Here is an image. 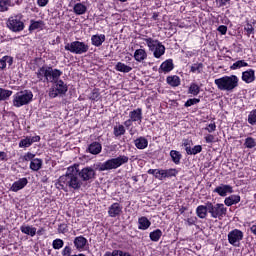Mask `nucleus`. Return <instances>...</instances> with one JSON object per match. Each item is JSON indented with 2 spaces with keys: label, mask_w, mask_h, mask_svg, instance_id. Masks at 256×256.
I'll use <instances>...</instances> for the list:
<instances>
[{
  "label": "nucleus",
  "mask_w": 256,
  "mask_h": 256,
  "mask_svg": "<svg viewBox=\"0 0 256 256\" xmlns=\"http://www.w3.org/2000/svg\"><path fill=\"white\" fill-rule=\"evenodd\" d=\"M199 91H201V88L199 87V85L193 83L190 85L189 87V93H191V95H199Z\"/></svg>",
  "instance_id": "33"
},
{
  "label": "nucleus",
  "mask_w": 256,
  "mask_h": 256,
  "mask_svg": "<svg viewBox=\"0 0 256 256\" xmlns=\"http://www.w3.org/2000/svg\"><path fill=\"white\" fill-rule=\"evenodd\" d=\"M144 41L147 44L149 51H152L156 59H159L162 57V55H165V46L159 40L145 38Z\"/></svg>",
  "instance_id": "5"
},
{
  "label": "nucleus",
  "mask_w": 256,
  "mask_h": 256,
  "mask_svg": "<svg viewBox=\"0 0 256 256\" xmlns=\"http://www.w3.org/2000/svg\"><path fill=\"white\" fill-rule=\"evenodd\" d=\"M45 25V22L43 20L35 21L31 20L30 21V26H29V31H35L37 29H43Z\"/></svg>",
  "instance_id": "22"
},
{
  "label": "nucleus",
  "mask_w": 256,
  "mask_h": 256,
  "mask_svg": "<svg viewBox=\"0 0 256 256\" xmlns=\"http://www.w3.org/2000/svg\"><path fill=\"white\" fill-rule=\"evenodd\" d=\"M161 235H163V232H161V230L157 229L150 233V239H151V241H159V239H161Z\"/></svg>",
  "instance_id": "32"
},
{
  "label": "nucleus",
  "mask_w": 256,
  "mask_h": 256,
  "mask_svg": "<svg viewBox=\"0 0 256 256\" xmlns=\"http://www.w3.org/2000/svg\"><path fill=\"white\" fill-rule=\"evenodd\" d=\"M244 145H245L248 149H253V147H255V145H256L255 139H253L252 137L246 138Z\"/></svg>",
  "instance_id": "38"
},
{
  "label": "nucleus",
  "mask_w": 256,
  "mask_h": 256,
  "mask_svg": "<svg viewBox=\"0 0 256 256\" xmlns=\"http://www.w3.org/2000/svg\"><path fill=\"white\" fill-rule=\"evenodd\" d=\"M173 71V65H161L159 68V73H169Z\"/></svg>",
  "instance_id": "41"
},
{
  "label": "nucleus",
  "mask_w": 256,
  "mask_h": 256,
  "mask_svg": "<svg viewBox=\"0 0 256 256\" xmlns=\"http://www.w3.org/2000/svg\"><path fill=\"white\" fill-rule=\"evenodd\" d=\"M161 65H173V59H168V60L162 62Z\"/></svg>",
  "instance_id": "58"
},
{
  "label": "nucleus",
  "mask_w": 256,
  "mask_h": 256,
  "mask_svg": "<svg viewBox=\"0 0 256 256\" xmlns=\"http://www.w3.org/2000/svg\"><path fill=\"white\" fill-rule=\"evenodd\" d=\"M219 91H233L239 85V78L235 75L224 76L214 80Z\"/></svg>",
  "instance_id": "2"
},
{
  "label": "nucleus",
  "mask_w": 256,
  "mask_h": 256,
  "mask_svg": "<svg viewBox=\"0 0 256 256\" xmlns=\"http://www.w3.org/2000/svg\"><path fill=\"white\" fill-rule=\"evenodd\" d=\"M13 65V57L4 56L0 59V65Z\"/></svg>",
  "instance_id": "36"
},
{
  "label": "nucleus",
  "mask_w": 256,
  "mask_h": 256,
  "mask_svg": "<svg viewBox=\"0 0 256 256\" xmlns=\"http://www.w3.org/2000/svg\"><path fill=\"white\" fill-rule=\"evenodd\" d=\"M199 99L197 98H193V99H189L186 103H185V107H191V105H197V103H199Z\"/></svg>",
  "instance_id": "45"
},
{
  "label": "nucleus",
  "mask_w": 256,
  "mask_h": 256,
  "mask_svg": "<svg viewBox=\"0 0 256 256\" xmlns=\"http://www.w3.org/2000/svg\"><path fill=\"white\" fill-rule=\"evenodd\" d=\"M30 139V143L33 145V143H37L39 141H41V137L39 136H34V137H29Z\"/></svg>",
  "instance_id": "55"
},
{
  "label": "nucleus",
  "mask_w": 256,
  "mask_h": 256,
  "mask_svg": "<svg viewBox=\"0 0 256 256\" xmlns=\"http://www.w3.org/2000/svg\"><path fill=\"white\" fill-rule=\"evenodd\" d=\"M11 0H0V11L5 12L9 10Z\"/></svg>",
  "instance_id": "34"
},
{
  "label": "nucleus",
  "mask_w": 256,
  "mask_h": 256,
  "mask_svg": "<svg viewBox=\"0 0 256 256\" xmlns=\"http://www.w3.org/2000/svg\"><path fill=\"white\" fill-rule=\"evenodd\" d=\"M233 65H247V63L242 62V61H237V62L233 63Z\"/></svg>",
  "instance_id": "62"
},
{
  "label": "nucleus",
  "mask_w": 256,
  "mask_h": 256,
  "mask_svg": "<svg viewBox=\"0 0 256 256\" xmlns=\"http://www.w3.org/2000/svg\"><path fill=\"white\" fill-rule=\"evenodd\" d=\"M166 81L168 85H171V87H179V85H181V80L179 79V76H168Z\"/></svg>",
  "instance_id": "26"
},
{
  "label": "nucleus",
  "mask_w": 256,
  "mask_h": 256,
  "mask_svg": "<svg viewBox=\"0 0 256 256\" xmlns=\"http://www.w3.org/2000/svg\"><path fill=\"white\" fill-rule=\"evenodd\" d=\"M91 179H95V170L93 168L86 167L79 170L78 165L70 166L66 174L59 177L56 187L58 189H65V187L81 189L83 181H91Z\"/></svg>",
  "instance_id": "1"
},
{
  "label": "nucleus",
  "mask_w": 256,
  "mask_h": 256,
  "mask_svg": "<svg viewBox=\"0 0 256 256\" xmlns=\"http://www.w3.org/2000/svg\"><path fill=\"white\" fill-rule=\"evenodd\" d=\"M114 135H115V137H120V135H125V127L123 125L115 127Z\"/></svg>",
  "instance_id": "37"
},
{
  "label": "nucleus",
  "mask_w": 256,
  "mask_h": 256,
  "mask_svg": "<svg viewBox=\"0 0 256 256\" xmlns=\"http://www.w3.org/2000/svg\"><path fill=\"white\" fill-rule=\"evenodd\" d=\"M208 213L211 214L213 219H223L227 215V208L223 204H215L208 202Z\"/></svg>",
  "instance_id": "9"
},
{
  "label": "nucleus",
  "mask_w": 256,
  "mask_h": 256,
  "mask_svg": "<svg viewBox=\"0 0 256 256\" xmlns=\"http://www.w3.org/2000/svg\"><path fill=\"white\" fill-rule=\"evenodd\" d=\"M244 31H246L248 37H250L251 35H253V33H255V28H253V25L247 24L244 27Z\"/></svg>",
  "instance_id": "43"
},
{
  "label": "nucleus",
  "mask_w": 256,
  "mask_h": 256,
  "mask_svg": "<svg viewBox=\"0 0 256 256\" xmlns=\"http://www.w3.org/2000/svg\"><path fill=\"white\" fill-rule=\"evenodd\" d=\"M184 145H185V147H186V153H187L188 155H192L193 149H191V147L187 146L186 143H184Z\"/></svg>",
  "instance_id": "57"
},
{
  "label": "nucleus",
  "mask_w": 256,
  "mask_h": 256,
  "mask_svg": "<svg viewBox=\"0 0 256 256\" xmlns=\"http://www.w3.org/2000/svg\"><path fill=\"white\" fill-rule=\"evenodd\" d=\"M123 211V208L119 203H114L109 207L108 215L110 217H119L121 215V212Z\"/></svg>",
  "instance_id": "12"
},
{
  "label": "nucleus",
  "mask_w": 256,
  "mask_h": 256,
  "mask_svg": "<svg viewBox=\"0 0 256 256\" xmlns=\"http://www.w3.org/2000/svg\"><path fill=\"white\" fill-rule=\"evenodd\" d=\"M90 99L92 101H97L99 99V92H97V91L92 92L90 95Z\"/></svg>",
  "instance_id": "54"
},
{
  "label": "nucleus",
  "mask_w": 256,
  "mask_h": 256,
  "mask_svg": "<svg viewBox=\"0 0 256 256\" xmlns=\"http://www.w3.org/2000/svg\"><path fill=\"white\" fill-rule=\"evenodd\" d=\"M217 129V125L215 123L209 124L206 128L205 131H208V133H213Z\"/></svg>",
  "instance_id": "47"
},
{
  "label": "nucleus",
  "mask_w": 256,
  "mask_h": 256,
  "mask_svg": "<svg viewBox=\"0 0 256 256\" xmlns=\"http://www.w3.org/2000/svg\"><path fill=\"white\" fill-rule=\"evenodd\" d=\"M75 15H85L87 13V6L83 3H76L73 7Z\"/></svg>",
  "instance_id": "17"
},
{
  "label": "nucleus",
  "mask_w": 256,
  "mask_h": 256,
  "mask_svg": "<svg viewBox=\"0 0 256 256\" xmlns=\"http://www.w3.org/2000/svg\"><path fill=\"white\" fill-rule=\"evenodd\" d=\"M54 83H56L55 88L58 89L60 95H65L67 93V86L63 80L56 79Z\"/></svg>",
  "instance_id": "19"
},
{
  "label": "nucleus",
  "mask_w": 256,
  "mask_h": 256,
  "mask_svg": "<svg viewBox=\"0 0 256 256\" xmlns=\"http://www.w3.org/2000/svg\"><path fill=\"white\" fill-rule=\"evenodd\" d=\"M7 27L13 33H20L25 29V22H23V14L11 16L7 20Z\"/></svg>",
  "instance_id": "6"
},
{
  "label": "nucleus",
  "mask_w": 256,
  "mask_h": 256,
  "mask_svg": "<svg viewBox=\"0 0 256 256\" xmlns=\"http://www.w3.org/2000/svg\"><path fill=\"white\" fill-rule=\"evenodd\" d=\"M201 69V66H191L192 73H195V71H199Z\"/></svg>",
  "instance_id": "59"
},
{
  "label": "nucleus",
  "mask_w": 256,
  "mask_h": 256,
  "mask_svg": "<svg viewBox=\"0 0 256 256\" xmlns=\"http://www.w3.org/2000/svg\"><path fill=\"white\" fill-rule=\"evenodd\" d=\"M88 151L92 155H99V152L101 151V144L98 142H93L89 145Z\"/></svg>",
  "instance_id": "24"
},
{
  "label": "nucleus",
  "mask_w": 256,
  "mask_h": 256,
  "mask_svg": "<svg viewBox=\"0 0 256 256\" xmlns=\"http://www.w3.org/2000/svg\"><path fill=\"white\" fill-rule=\"evenodd\" d=\"M27 183H29V181H27V178L19 179L18 181L13 183L11 191L17 193V191H21V189H23L27 185Z\"/></svg>",
  "instance_id": "14"
},
{
  "label": "nucleus",
  "mask_w": 256,
  "mask_h": 256,
  "mask_svg": "<svg viewBox=\"0 0 256 256\" xmlns=\"http://www.w3.org/2000/svg\"><path fill=\"white\" fill-rule=\"evenodd\" d=\"M178 173H179V171H177V169H173V168L164 170V179L167 177H175Z\"/></svg>",
  "instance_id": "35"
},
{
  "label": "nucleus",
  "mask_w": 256,
  "mask_h": 256,
  "mask_svg": "<svg viewBox=\"0 0 256 256\" xmlns=\"http://www.w3.org/2000/svg\"><path fill=\"white\" fill-rule=\"evenodd\" d=\"M20 230L25 235H30L31 237H35L37 234V228H33L31 226H21Z\"/></svg>",
  "instance_id": "23"
},
{
  "label": "nucleus",
  "mask_w": 256,
  "mask_h": 256,
  "mask_svg": "<svg viewBox=\"0 0 256 256\" xmlns=\"http://www.w3.org/2000/svg\"><path fill=\"white\" fill-rule=\"evenodd\" d=\"M209 203H206V205H200L196 209V213L200 219H205L207 217V213H209Z\"/></svg>",
  "instance_id": "16"
},
{
  "label": "nucleus",
  "mask_w": 256,
  "mask_h": 256,
  "mask_svg": "<svg viewBox=\"0 0 256 256\" xmlns=\"http://www.w3.org/2000/svg\"><path fill=\"white\" fill-rule=\"evenodd\" d=\"M58 95H61V92L54 88H51L50 92H49V97H51L52 99H55V97H57Z\"/></svg>",
  "instance_id": "44"
},
{
  "label": "nucleus",
  "mask_w": 256,
  "mask_h": 256,
  "mask_svg": "<svg viewBox=\"0 0 256 256\" xmlns=\"http://www.w3.org/2000/svg\"><path fill=\"white\" fill-rule=\"evenodd\" d=\"M62 72L60 70L51 68V67H45L43 66L40 68L37 72V77L40 79V81H43L45 78L46 81H50V83H53V81H57L59 77H61Z\"/></svg>",
  "instance_id": "4"
},
{
  "label": "nucleus",
  "mask_w": 256,
  "mask_h": 256,
  "mask_svg": "<svg viewBox=\"0 0 256 256\" xmlns=\"http://www.w3.org/2000/svg\"><path fill=\"white\" fill-rule=\"evenodd\" d=\"M10 95H13V91L0 88V101H6Z\"/></svg>",
  "instance_id": "30"
},
{
  "label": "nucleus",
  "mask_w": 256,
  "mask_h": 256,
  "mask_svg": "<svg viewBox=\"0 0 256 256\" xmlns=\"http://www.w3.org/2000/svg\"><path fill=\"white\" fill-rule=\"evenodd\" d=\"M134 143L137 149H146V147L149 145V141H147V139L144 137L137 138Z\"/></svg>",
  "instance_id": "20"
},
{
  "label": "nucleus",
  "mask_w": 256,
  "mask_h": 256,
  "mask_svg": "<svg viewBox=\"0 0 256 256\" xmlns=\"http://www.w3.org/2000/svg\"><path fill=\"white\" fill-rule=\"evenodd\" d=\"M205 141L206 143H215V136L208 134L205 136Z\"/></svg>",
  "instance_id": "51"
},
{
  "label": "nucleus",
  "mask_w": 256,
  "mask_h": 256,
  "mask_svg": "<svg viewBox=\"0 0 256 256\" xmlns=\"http://www.w3.org/2000/svg\"><path fill=\"white\" fill-rule=\"evenodd\" d=\"M42 165L43 161H41V159H33L30 163V169H32V171H39Z\"/></svg>",
  "instance_id": "28"
},
{
  "label": "nucleus",
  "mask_w": 256,
  "mask_h": 256,
  "mask_svg": "<svg viewBox=\"0 0 256 256\" xmlns=\"http://www.w3.org/2000/svg\"><path fill=\"white\" fill-rule=\"evenodd\" d=\"M239 201H241V197L237 196V195H232L230 197H227L224 200L225 205H227L228 207H231V205H236V203H239Z\"/></svg>",
  "instance_id": "25"
},
{
  "label": "nucleus",
  "mask_w": 256,
  "mask_h": 256,
  "mask_svg": "<svg viewBox=\"0 0 256 256\" xmlns=\"http://www.w3.org/2000/svg\"><path fill=\"white\" fill-rule=\"evenodd\" d=\"M243 240V232L241 230L235 229L229 232L228 241L230 245H234V247H238L237 243Z\"/></svg>",
  "instance_id": "10"
},
{
  "label": "nucleus",
  "mask_w": 256,
  "mask_h": 256,
  "mask_svg": "<svg viewBox=\"0 0 256 256\" xmlns=\"http://www.w3.org/2000/svg\"><path fill=\"white\" fill-rule=\"evenodd\" d=\"M134 59L138 62L145 61L147 59V52L144 49H137L134 53Z\"/></svg>",
  "instance_id": "21"
},
{
  "label": "nucleus",
  "mask_w": 256,
  "mask_h": 256,
  "mask_svg": "<svg viewBox=\"0 0 256 256\" xmlns=\"http://www.w3.org/2000/svg\"><path fill=\"white\" fill-rule=\"evenodd\" d=\"M85 245H87V238L78 236L74 239V246L78 251H83V249H85Z\"/></svg>",
  "instance_id": "15"
},
{
  "label": "nucleus",
  "mask_w": 256,
  "mask_h": 256,
  "mask_svg": "<svg viewBox=\"0 0 256 256\" xmlns=\"http://www.w3.org/2000/svg\"><path fill=\"white\" fill-rule=\"evenodd\" d=\"M62 255L63 256H73L71 255V247L69 246H66L63 251H62Z\"/></svg>",
  "instance_id": "49"
},
{
  "label": "nucleus",
  "mask_w": 256,
  "mask_h": 256,
  "mask_svg": "<svg viewBox=\"0 0 256 256\" xmlns=\"http://www.w3.org/2000/svg\"><path fill=\"white\" fill-rule=\"evenodd\" d=\"M59 233H65L67 231V226L65 224H61L58 228Z\"/></svg>",
  "instance_id": "56"
},
{
  "label": "nucleus",
  "mask_w": 256,
  "mask_h": 256,
  "mask_svg": "<svg viewBox=\"0 0 256 256\" xmlns=\"http://www.w3.org/2000/svg\"><path fill=\"white\" fill-rule=\"evenodd\" d=\"M31 139L29 137L23 139L19 143V147H31Z\"/></svg>",
  "instance_id": "42"
},
{
  "label": "nucleus",
  "mask_w": 256,
  "mask_h": 256,
  "mask_svg": "<svg viewBox=\"0 0 256 256\" xmlns=\"http://www.w3.org/2000/svg\"><path fill=\"white\" fill-rule=\"evenodd\" d=\"M214 193H218L220 197H227V193H233V187L229 185H221L214 189Z\"/></svg>",
  "instance_id": "11"
},
{
  "label": "nucleus",
  "mask_w": 256,
  "mask_h": 256,
  "mask_svg": "<svg viewBox=\"0 0 256 256\" xmlns=\"http://www.w3.org/2000/svg\"><path fill=\"white\" fill-rule=\"evenodd\" d=\"M34 158H35V154H32V153L28 152L24 156V161H33Z\"/></svg>",
  "instance_id": "52"
},
{
  "label": "nucleus",
  "mask_w": 256,
  "mask_h": 256,
  "mask_svg": "<svg viewBox=\"0 0 256 256\" xmlns=\"http://www.w3.org/2000/svg\"><path fill=\"white\" fill-rule=\"evenodd\" d=\"M65 243L63 242L62 239H55L52 243L53 249H62L63 245Z\"/></svg>",
  "instance_id": "40"
},
{
  "label": "nucleus",
  "mask_w": 256,
  "mask_h": 256,
  "mask_svg": "<svg viewBox=\"0 0 256 256\" xmlns=\"http://www.w3.org/2000/svg\"><path fill=\"white\" fill-rule=\"evenodd\" d=\"M130 118L132 121H141V109L133 110L130 113Z\"/></svg>",
  "instance_id": "31"
},
{
  "label": "nucleus",
  "mask_w": 256,
  "mask_h": 256,
  "mask_svg": "<svg viewBox=\"0 0 256 256\" xmlns=\"http://www.w3.org/2000/svg\"><path fill=\"white\" fill-rule=\"evenodd\" d=\"M218 31H219V33H221V35H226L227 34V26H225V25L219 26Z\"/></svg>",
  "instance_id": "53"
},
{
  "label": "nucleus",
  "mask_w": 256,
  "mask_h": 256,
  "mask_svg": "<svg viewBox=\"0 0 256 256\" xmlns=\"http://www.w3.org/2000/svg\"><path fill=\"white\" fill-rule=\"evenodd\" d=\"M203 151V147L201 145L194 146L192 148V155H197V153H201Z\"/></svg>",
  "instance_id": "48"
},
{
  "label": "nucleus",
  "mask_w": 256,
  "mask_h": 256,
  "mask_svg": "<svg viewBox=\"0 0 256 256\" xmlns=\"http://www.w3.org/2000/svg\"><path fill=\"white\" fill-rule=\"evenodd\" d=\"M170 157L176 165H179V163L181 162V153H179V151L172 150L170 152Z\"/></svg>",
  "instance_id": "29"
},
{
  "label": "nucleus",
  "mask_w": 256,
  "mask_h": 256,
  "mask_svg": "<svg viewBox=\"0 0 256 256\" xmlns=\"http://www.w3.org/2000/svg\"><path fill=\"white\" fill-rule=\"evenodd\" d=\"M64 49L75 55H83L89 51V44L81 41H73L71 43H66Z\"/></svg>",
  "instance_id": "7"
},
{
  "label": "nucleus",
  "mask_w": 256,
  "mask_h": 256,
  "mask_svg": "<svg viewBox=\"0 0 256 256\" xmlns=\"http://www.w3.org/2000/svg\"><path fill=\"white\" fill-rule=\"evenodd\" d=\"M242 79L245 81V83H253V81H255V71L248 70L243 72Z\"/></svg>",
  "instance_id": "18"
},
{
  "label": "nucleus",
  "mask_w": 256,
  "mask_h": 256,
  "mask_svg": "<svg viewBox=\"0 0 256 256\" xmlns=\"http://www.w3.org/2000/svg\"><path fill=\"white\" fill-rule=\"evenodd\" d=\"M250 231L253 235H256V224L251 226Z\"/></svg>",
  "instance_id": "60"
},
{
  "label": "nucleus",
  "mask_w": 256,
  "mask_h": 256,
  "mask_svg": "<svg viewBox=\"0 0 256 256\" xmlns=\"http://www.w3.org/2000/svg\"><path fill=\"white\" fill-rule=\"evenodd\" d=\"M129 162V157L122 155L117 158H112L107 160L104 163H100L97 165L98 171H111V169H118L121 165H125V163Z\"/></svg>",
  "instance_id": "3"
},
{
  "label": "nucleus",
  "mask_w": 256,
  "mask_h": 256,
  "mask_svg": "<svg viewBox=\"0 0 256 256\" xmlns=\"http://www.w3.org/2000/svg\"><path fill=\"white\" fill-rule=\"evenodd\" d=\"M138 223H139V229H142L144 231L145 229H149V227H151V222L146 217H141L138 220Z\"/></svg>",
  "instance_id": "27"
},
{
  "label": "nucleus",
  "mask_w": 256,
  "mask_h": 256,
  "mask_svg": "<svg viewBox=\"0 0 256 256\" xmlns=\"http://www.w3.org/2000/svg\"><path fill=\"white\" fill-rule=\"evenodd\" d=\"M91 43L94 47H101L105 43V34H96L92 35Z\"/></svg>",
  "instance_id": "13"
},
{
  "label": "nucleus",
  "mask_w": 256,
  "mask_h": 256,
  "mask_svg": "<svg viewBox=\"0 0 256 256\" xmlns=\"http://www.w3.org/2000/svg\"><path fill=\"white\" fill-rule=\"evenodd\" d=\"M116 71H121V73H129L131 71V67L127 65H116Z\"/></svg>",
  "instance_id": "39"
},
{
  "label": "nucleus",
  "mask_w": 256,
  "mask_h": 256,
  "mask_svg": "<svg viewBox=\"0 0 256 256\" xmlns=\"http://www.w3.org/2000/svg\"><path fill=\"white\" fill-rule=\"evenodd\" d=\"M132 180L135 182V183H137L139 180L137 179V176H133L132 177Z\"/></svg>",
  "instance_id": "64"
},
{
  "label": "nucleus",
  "mask_w": 256,
  "mask_h": 256,
  "mask_svg": "<svg viewBox=\"0 0 256 256\" xmlns=\"http://www.w3.org/2000/svg\"><path fill=\"white\" fill-rule=\"evenodd\" d=\"M187 223H188V225H193L195 223V221H193V219H191V218H188Z\"/></svg>",
  "instance_id": "63"
},
{
  "label": "nucleus",
  "mask_w": 256,
  "mask_h": 256,
  "mask_svg": "<svg viewBox=\"0 0 256 256\" xmlns=\"http://www.w3.org/2000/svg\"><path fill=\"white\" fill-rule=\"evenodd\" d=\"M33 101V92L32 91H21L16 93L13 99L14 107H23V105H29Z\"/></svg>",
  "instance_id": "8"
},
{
  "label": "nucleus",
  "mask_w": 256,
  "mask_h": 256,
  "mask_svg": "<svg viewBox=\"0 0 256 256\" xmlns=\"http://www.w3.org/2000/svg\"><path fill=\"white\" fill-rule=\"evenodd\" d=\"M149 175H154L157 173V169H150L148 170Z\"/></svg>",
  "instance_id": "61"
},
{
  "label": "nucleus",
  "mask_w": 256,
  "mask_h": 256,
  "mask_svg": "<svg viewBox=\"0 0 256 256\" xmlns=\"http://www.w3.org/2000/svg\"><path fill=\"white\" fill-rule=\"evenodd\" d=\"M38 7H47L49 5V0H37Z\"/></svg>",
  "instance_id": "50"
},
{
  "label": "nucleus",
  "mask_w": 256,
  "mask_h": 256,
  "mask_svg": "<svg viewBox=\"0 0 256 256\" xmlns=\"http://www.w3.org/2000/svg\"><path fill=\"white\" fill-rule=\"evenodd\" d=\"M154 177H156V179H165V174H164V170H156V174L154 175Z\"/></svg>",
  "instance_id": "46"
}]
</instances>
